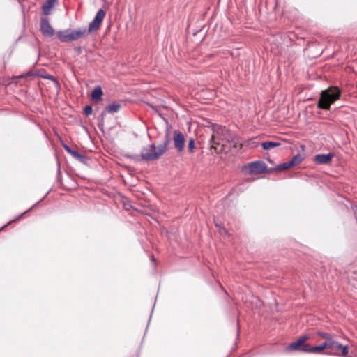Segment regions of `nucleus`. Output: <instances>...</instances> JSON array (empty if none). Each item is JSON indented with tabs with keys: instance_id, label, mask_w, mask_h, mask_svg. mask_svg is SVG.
I'll return each instance as SVG.
<instances>
[{
	"instance_id": "nucleus-3",
	"label": "nucleus",
	"mask_w": 357,
	"mask_h": 357,
	"mask_svg": "<svg viewBox=\"0 0 357 357\" xmlns=\"http://www.w3.org/2000/svg\"><path fill=\"white\" fill-rule=\"evenodd\" d=\"M169 142V140L167 139L163 144L158 145L157 147L154 144H152L143 148L141 151L142 158L146 161L158 160L166 152Z\"/></svg>"
},
{
	"instance_id": "nucleus-19",
	"label": "nucleus",
	"mask_w": 357,
	"mask_h": 357,
	"mask_svg": "<svg viewBox=\"0 0 357 357\" xmlns=\"http://www.w3.org/2000/svg\"><path fill=\"white\" fill-rule=\"evenodd\" d=\"M196 149L195 142L194 139H190L188 144V151L190 153H193Z\"/></svg>"
},
{
	"instance_id": "nucleus-20",
	"label": "nucleus",
	"mask_w": 357,
	"mask_h": 357,
	"mask_svg": "<svg viewBox=\"0 0 357 357\" xmlns=\"http://www.w3.org/2000/svg\"><path fill=\"white\" fill-rule=\"evenodd\" d=\"M291 168L289 162H286L278 165L275 168L278 171H283Z\"/></svg>"
},
{
	"instance_id": "nucleus-21",
	"label": "nucleus",
	"mask_w": 357,
	"mask_h": 357,
	"mask_svg": "<svg viewBox=\"0 0 357 357\" xmlns=\"http://www.w3.org/2000/svg\"><path fill=\"white\" fill-rule=\"evenodd\" d=\"M84 112L86 116L91 114L93 112L92 107L91 105L86 106L84 109Z\"/></svg>"
},
{
	"instance_id": "nucleus-6",
	"label": "nucleus",
	"mask_w": 357,
	"mask_h": 357,
	"mask_svg": "<svg viewBox=\"0 0 357 357\" xmlns=\"http://www.w3.org/2000/svg\"><path fill=\"white\" fill-rule=\"evenodd\" d=\"M267 169L266 163L261 160L248 163L243 167V171L250 175H257L265 173Z\"/></svg>"
},
{
	"instance_id": "nucleus-16",
	"label": "nucleus",
	"mask_w": 357,
	"mask_h": 357,
	"mask_svg": "<svg viewBox=\"0 0 357 357\" xmlns=\"http://www.w3.org/2000/svg\"><path fill=\"white\" fill-rule=\"evenodd\" d=\"M121 108V105L117 102H113L106 107V111L109 113H114L118 112Z\"/></svg>"
},
{
	"instance_id": "nucleus-7",
	"label": "nucleus",
	"mask_w": 357,
	"mask_h": 357,
	"mask_svg": "<svg viewBox=\"0 0 357 357\" xmlns=\"http://www.w3.org/2000/svg\"><path fill=\"white\" fill-rule=\"evenodd\" d=\"M331 350L333 355L340 357H348L349 347L347 345L344 346L335 340L331 342Z\"/></svg>"
},
{
	"instance_id": "nucleus-8",
	"label": "nucleus",
	"mask_w": 357,
	"mask_h": 357,
	"mask_svg": "<svg viewBox=\"0 0 357 357\" xmlns=\"http://www.w3.org/2000/svg\"><path fill=\"white\" fill-rule=\"evenodd\" d=\"M106 13L104 10L100 9L93 19V20L89 24L88 33L96 31L100 29V24L102 22Z\"/></svg>"
},
{
	"instance_id": "nucleus-13",
	"label": "nucleus",
	"mask_w": 357,
	"mask_h": 357,
	"mask_svg": "<svg viewBox=\"0 0 357 357\" xmlns=\"http://www.w3.org/2000/svg\"><path fill=\"white\" fill-rule=\"evenodd\" d=\"M102 91L100 86L96 87L91 93L92 101L97 102L102 100Z\"/></svg>"
},
{
	"instance_id": "nucleus-11",
	"label": "nucleus",
	"mask_w": 357,
	"mask_h": 357,
	"mask_svg": "<svg viewBox=\"0 0 357 357\" xmlns=\"http://www.w3.org/2000/svg\"><path fill=\"white\" fill-rule=\"evenodd\" d=\"M334 157L333 153L318 154L314 157V162L318 165L329 164Z\"/></svg>"
},
{
	"instance_id": "nucleus-17",
	"label": "nucleus",
	"mask_w": 357,
	"mask_h": 357,
	"mask_svg": "<svg viewBox=\"0 0 357 357\" xmlns=\"http://www.w3.org/2000/svg\"><path fill=\"white\" fill-rule=\"evenodd\" d=\"M317 334L319 337L324 339L325 341L332 342L334 340V336L331 333L323 331H318Z\"/></svg>"
},
{
	"instance_id": "nucleus-1",
	"label": "nucleus",
	"mask_w": 357,
	"mask_h": 357,
	"mask_svg": "<svg viewBox=\"0 0 357 357\" xmlns=\"http://www.w3.org/2000/svg\"><path fill=\"white\" fill-rule=\"evenodd\" d=\"M212 134L210 139L211 149H214L216 153L228 152L230 146L237 148L238 142L235 140V136L225 127L220 125H212Z\"/></svg>"
},
{
	"instance_id": "nucleus-22",
	"label": "nucleus",
	"mask_w": 357,
	"mask_h": 357,
	"mask_svg": "<svg viewBox=\"0 0 357 357\" xmlns=\"http://www.w3.org/2000/svg\"><path fill=\"white\" fill-rule=\"evenodd\" d=\"M331 342L324 341L322 344H320V346L321 347L323 350H324L326 349H331Z\"/></svg>"
},
{
	"instance_id": "nucleus-24",
	"label": "nucleus",
	"mask_w": 357,
	"mask_h": 357,
	"mask_svg": "<svg viewBox=\"0 0 357 357\" xmlns=\"http://www.w3.org/2000/svg\"><path fill=\"white\" fill-rule=\"evenodd\" d=\"M33 76H36V73H33V72L30 71V72H28L26 74H24V78L31 77H33Z\"/></svg>"
},
{
	"instance_id": "nucleus-23",
	"label": "nucleus",
	"mask_w": 357,
	"mask_h": 357,
	"mask_svg": "<svg viewBox=\"0 0 357 357\" xmlns=\"http://www.w3.org/2000/svg\"><path fill=\"white\" fill-rule=\"evenodd\" d=\"M349 284L357 289V280H355L353 277L349 278Z\"/></svg>"
},
{
	"instance_id": "nucleus-18",
	"label": "nucleus",
	"mask_w": 357,
	"mask_h": 357,
	"mask_svg": "<svg viewBox=\"0 0 357 357\" xmlns=\"http://www.w3.org/2000/svg\"><path fill=\"white\" fill-rule=\"evenodd\" d=\"M323 349L319 345L311 347L309 345V350L308 353H312V354H321L323 352Z\"/></svg>"
},
{
	"instance_id": "nucleus-27",
	"label": "nucleus",
	"mask_w": 357,
	"mask_h": 357,
	"mask_svg": "<svg viewBox=\"0 0 357 357\" xmlns=\"http://www.w3.org/2000/svg\"><path fill=\"white\" fill-rule=\"evenodd\" d=\"M64 148H65V149H66L68 153H71V152L73 151L70 149V147H69V146H66V145H65V146H64Z\"/></svg>"
},
{
	"instance_id": "nucleus-25",
	"label": "nucleus",
	"mask_w": 357,
	"mask_h": 357,
	"mask_svg": "<svg viewBox=\"0 0 357 357\" xmlns=\"http://www.w3.org/2000/svg\"><path fill=\"white\" fill-rule=\"evenodd\" d=\"M40 76L42 77H44V78H47L48 79L55 80L54 77L52 75H40Z\"/></svg>"
},
{
	"instance_id": "nucleus-4",
	"label": "nucleus",
	"mask_w": 357,
	"mask_h": 357,
	"mask_svg": "<svg viewBox=\"0 0 357 357\" xmlns=\"http://www.w3.org/2000/svg\"><path fill=\"white\" fill-rule=\"evenodd\" d=\"M86 33H88V31L86 28H80L77 30L72 31L70 33L59 31L56 35L58 38L62 42H72L84 37Z\"/></svg>"
},
{
	"instance_id": "nucleus-5",
	"label": "nucleus",
	"mask_w": 357,
	"mask_h": 357,
	"mask_svg": "<svg viewBox=\"0 0 357 357\" xmlns=\"http://www.w3.org/2000/svg\"><path fill=\"white\" fill-rule=\"evenodd\" d=\"M309 339L310 336L308 335H301L296 341L289 344L286 347V351L291 352L294 351H299L305 353H308L310 344L307 343V341Z\"/></svg>"
},
{
	"instance_id": "nucleus-14",
	"label": "nucleus",
	"mask_w": 357,
	"mask_h": 357,
	"mask_svg": "<svg viewBox=\"0 0 357 357\" xmlns=\"http://www.w3.org/2000/svg\"><path fill=\"white\" fill-rule=\"evenodd\" d=\"M281 144L278 142H271V141H267L264 142L261 144V146L264 150H269L271 149H273L275 147L280 146Z\"/></svg>"
},
{
	"instance_id": "nucleus-28",
	"label": "nucleus",
	"mask_w": 357,
	"mask_h": 357,
	"mask_svg": "<svg viewBox=\"0 0 357 357\" xmlns=\"http://www.w3.org/2000/svg\"><path fill=\"white\" fill-rule=\"evenodd\" d=\"M105 112H106V111H103V112H102V114H101V115H102V118H103V116L105 115Z\"/></svg>"
},
{
	"instance_id": "nucleus-2",
	"label": "nucleus",
	"mask_w": 357,
	"mask_h": 357,
	"mask_svg": "<svg viewBox=\"0 0 357 357\" xmlns=\"http://www.w3.org/2000/svg\"><path fill=\"white\" fill-rule=\"evenodd\" d=\"M340 95L341 91L337 87H330L326 90L322 91L318 102V107L328 110L331 105L340 99Z\"/></svg>"
},
{
	"instance_id": "nucleus-29",
	"label": "nucleus",
	"mask_w": 357,
	"mask_h": 357,
	"mask_svg": "<svg viewBox=\"0 0 357 357\" xmlns=\"http://www.w3.org/2000/svg\"><path fill=\"white\" fill-rule=\"evenodd\" d=\"M29 211V210H27V211H24V212H23V214H24V215H25V214H26V213H27Z\"/></svg>"
},
{
	"instance_id": "nucleus-9",
	"label": "nucleus",
	"mask_w": 357,
	"mask_h": 357,
	"mask_svg": "<svg viewBox=\"0 0 357 357\" xmlns=\"http://www.w3.org/2000/svg\"><path fill=\"white\" fill-rule=\"evenodd\" d=\"M173 142L175 149L178 153L183 152L185 146L184 135L179 130H174L173 132Z\"/></svg>"
},
{
	"instance_id": "nucleus-26",
	"label": "nucleus",
	"mask_w": 357,
	"mask_h": 357,
	"mask_svg": "<svg viewBox=\"0 0 357 357\" xmlns=\"http://www.w3.org/2000/svg\"><path fill=\"white\" fill-rule=\"evenodd\" d=\"M71 154H72L74 157L77 158L81 157V155H80L77 151H73L71 152Z\"/></svg>"
},
{
	"instance_id": "nucleus-10",
	"label": "nucleus",
	"mask_w": 357,
	"mask_h": 357,
	"mask_svg": "<svg viewBox=\"0 0 357 357\" xmlns=\"http://www.w3.org/2000/svg\"><path fill=\"white\" fill-rule=\"evenodd\" d=\"M40 30L43 34L47 37H52L54 33V30L50 25L47 19H42L40 22Z\"/></svg>"
},
{
	"instance_id": "nucleus-15",
	"label": "nucleus",
	"mask_w": 357,
	"mask_h": 357,
	"mask_svg": "<svg viewBox=\"0 0 357 357\" xmlns=\"http://www.w3.org/2000/svg\"><path fill=\"white\" fill-rule=\"evenodd\" d=\"M303 160V157L298 153L294 155L289 162L291 167H294L298 165H299Z\"/></svg>"
},
{
	"instance_id": "nucleus-12",
	"label": "nucleus",
	"mask_w": 357,
	"mask_h": 357,
	"mask_svg": "<svg viewBox=\"0 0 357 357\" xmlns=\"http://www.w3.org/2000/svg\"><path fill=\"white\" fill-rule=\"evenodd\" d=\"M56 1L57 0H47L42 7L43 13L45 15H50Z\"/></svg>"
}]
</instances>
